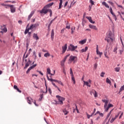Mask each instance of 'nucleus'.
I'll list each match as a JSON object with an SVG mask.
<instances>
[{
	"instance_id": "69168bd1",
	"label": "nucleus",
	"mask_w": 124,
	"mask_h": 124,
	"mask_svg": "<svg viewBox=\"0 0 124 124\" xmlns=\"http://www.w3.org/2000/svg\"><path fill=\"white\" fill-rule=\"evenodd\" d=\"M87 116L88 119H90V118H91V115L89 114H87Z\"/></svg>"
},
{
	"instance_id": "c9c22d12",
	"label": "nucleus",
	"mask_w": 124,
	"mask_h": 124,
	"mask_svg": "<svg viewBox=\"0 0 124 124\" xmlns=\"http://www.w3.org/2000/svg\"><path fill=\"white\" fill-rule=\"evenodd\" d=\"M95 92H96L95 90H92L90 92V94H91V95H93V94H94V93H95Z\"/></svg>"
},
{
	"instance_id": "e2e57ef3",
	"label": "nucleus",
	"mask_w": 124,
	"mask_h": 124,
	"mask_svg": "<svg viewBox=\"0 0 124 124\" xmlns=\"http://www.w3.org/2000/svg\"><path fill=\"white\" fill-rule=\"evenodd\" d=\"M117 47H115L113 49V52H116V54H117Z\"/></svg>"
},
{
	"instance_id": "f257e3e1",
	"label": "nucleus",
	"mask_w": 124,
	"mask_h": 124,
	"mask_svg": "<svg viewBox=\"0 0 124 124\" xmlns=\"http://www.w3.org/2000/svg\"><path fill=\"white\" fill-rule=\"evenodd\" d=\"M108 42V43H111L114 41V34L112 32L110 31L107 34V36L105 39Z\"/></svg>"
},
{
	"instance_id": "423d86ee",
	"label": "nucleus",
	"mask_w": 124,
	"mask_h": 124,
	"mask_svg": "<svg viewBox=\"0 0 124 124\" xmlns=\"http://www.w3.org/2000/svg\"><path fill=\"white\" fill-rule=\"evenodd\" d=\"M109 11L111 14L112 15L113 17H114L115 19V21H117V16H116V15L113 13V9H112V7H110L109 8Z\"/></svg>"
},
{
	"instance_id": "3c124183",
	"label": "nucleus",
	"mask_w": 124,
	"mask_h": 124,
	"mask_svg": "<svg viewBox=\"0 0 124 124\" xmlns=\"http://www.w3.org/2000/svg\"><path fill=\"white\" fill-rule=\"evenodd\" d=\"M116 120V118H112L111 120H110V123L112 124V123L114 122V121H115Z\"/></svg>"
},
{
	"instance_id": "774afa93",
	"label": "nucleus",
	"mask_w": 124,
	"mask_h": 124,
	"mask_svg": "<svg viewBox=\"0 0 124 124\" xmlns=\"http://www.w3.org/2000/svg\"><path fill=\"white\" fill-rule=\"evenodd\" d=\"M66 29H68V30H69L70 29V26H66Z\"/></svg>"
},
{
	"instance_id": "393cba45",
	"label": "nucleus",
	"mask_w": 124,
	"mask_h": 124,
	"mask_svg": "<svg viewBox=\"0 0 124 124\" xmlns=\"http://www.w3.org/2000/svg\"><path fill=\"white\" fill-rule=\"evenodd\" d=\"M53 4H54V2H51L49 4H48L47 5H46V6H45V7H46V8L51 7V6H52V5H53Z\"/></svg>"
},
{
	"instance_id": "c03bdc74",
	"label": "nucleus",
	"mask_w": 124,
	"mask_h": 124,
	"mask_svg": "<svg viewBox=\"0 0 124 124\" xmlns=\"http://www.w3.org/2000/svg\"><path fill=\"white\" fill-rule=\"evenodd\" d=\"M47 73L48 74H51V70L49 68L47 69Z\"/></svg>"
},
{
	"instance_id": "0e129e2a",
	"label": "nucleus",
	"mask_w": 124,
	"mask_h": 124,
	"mask_svg": "<svg viewBox=\"0 0 124 124\" xmlns=\"http://www.w3.org/2000/svg\"><path fill=\"white\" fill-rule=\"evenodd\" d=\"M64 30H65V29H63L61 30V33H63V32H64Z\"/></svg>"
},
{
	"instance_id": "8fccbe9b",
	"label": "nucleus",
	"mask_w": 124,
	"mask_h": 124,
	"mask_svg": "<svg viewBox=\"0 0 124 124\" xmlns=\"http://www.w3.org/2000/svg\"><path fill=\"white\" fill-rule=\"evenodd\" d=\"M93 94H94V97H97L98 94H97V92H96V91H95V93Z\"/></svg>"
},
{
	"instance_id": "0eeeda50",
	"label": "nucleus",
	"mask_w": 124,
	"mask_h": 124,
	"mask_svg": "<svg viewBox=\"0 0 124 124\" xmlns=\"http://www.w3.org/2000/svg\"><path fill=\"white\" fill-rule=\"evenodd\" d=\"M1 30L2 31H1V33L4 32H7V29H6V27H5V25H3L2 26H1Z\"/></svg>"
},
{
	"instance_id": "e433bc0d",
	"label": "nucleus",
	"mask_w": 124,
	"mask_h": 124,
	"mask_svg": "<svg viewBox=\"0 0 124 124\" xmlns=\"http://www.w3.org/2000/svg\"><path fill=\"white\" fill-rule=\"evenodd\" d=\"M106 82L107 83H108V84H109V85H111V81L110 80V79H109L108 78H107Z\"/></svg>"
},
{
	"instance_id": "a18cd8bd",
	"label": "nucleus",
	"mask_w": 124,
	"mask_h": 124,
	"mask_svg": "<svg viewBox=\"0 0 124 124\" xmlns=\"http://www.w3.org/2000/svg\"><path fill=\"white\" fill-rule=\"evenodd\" d=\"M58 84H60V85H61V86H63V83H62V81L58 80Z\"/></svg>"
},
{
	"instance_id": "39448f33",
	"label": "nucleus",
	"mask_w": 124,
	"mask_h": 124,
	"mask_svg": "<svg viewBox=\"0 0 124 124\" xmlns=\"http://www.w3.org/2000/svg\"><path fill=\"white\" fill-rule=\"evenodd\" d=\"M46 8V7H44V8L40 11V13H41V14H47L49 9H47Z\"/></svg>"
},
{
	"instance_id": "bb28decb",
	"label": "nucleus",
	"mask_w": 124,
	"mask_h": 124,
	"mask_svg": "<svg viewBox=\"0 0 124 124\" xmlns=\"http://www.w3.org/2000/svg\"><path fill=\"white\" fill-rule=\"evenodd\" d=\"M88 50V46H86L85 47V49L83 48L80 50L81 53H84V52H86V51Z\"/></svg>"
},
{
	"instance_id": "052dcab7",
	"label": "nucleus",
	"mask_w": 124,
	"mask_h": 124,
	"mask_svg": "<svg viewBox=\"0 0 124 124\" xmlns=\"http://www.w3.org/2000/svg\"><path fill=\"white\" fill-rule=\"evenodd\" d=\"M48 92L50 94H52V90L50 89V88L48 89Z\"/></svg>"
},
{
	"instance_id": "cd10ccee",
	"label": "nucleus",
	"mask_w": 124,
	"mask_h": 124,
	"mask_svg": "<svg viewBox=\"0 0 124 124\" xmlns=\"http://www.w3.org/2000/svg\"><path fill=\"white\" fill-rule=\"evenodd\" d=\"M27 99L28 103H29V104H31V98L30 97H28L27 98Z\"/></svg>"
},
{
	"instance_id": "f704fd0d",
	"label": "nucleus",
	"mask_w": 124,
	"mask_h": 124,
	"mask_svg": "<svg viewBox=\"0 0 124 124\" xmlns=\"http://www.w3.org/2000/svg\"><path fill=\"white\" fill-rule=\"evenodd\" d=\"M123 91H124V85H123V86H122L120 89V91H119V93H121V92H123Z\"/></svg>"
},
{
	"instance_id": "4468645a",
	"label": "nucleus",
	"mask_w": 124,
	"mask_h": 124,
	"mask_svg": "<svg viewBox=\"0 0 124 124\" xmlns=\"http://www.w3.org/2000/svg\"><path fill=\"white\" fill-rule=\"evenodd\" d=\"M33 38L35 39V40H39V37H38L37 34L35 33L33 34Z\"/></svg>"
},
{
	"instance_id": "a878e982",
	"label": "nucleus",
	"mask_w": 124,
	"mask_h": 124,
	"mask_svg": "<svg viewBox=\"0 0 124 124\" xmlns=\"http://www.w3.org/2000/svg\"><path fill=\"white\" fill-rule=\"evenodd\" d=\"M52 84L54 86V87H55V88H57V90H58V91L61 93V92H62L61 91V89H60V88L57 86L56 85V84H55V83L54 82H52Z\"/></svg>"
},
{
	"instance_id": "de8ad7c7",
	"label": "nucleus",
	"mask_w": 124,
	"mask_h": 124,
	"mask_svg": "<svg viewBox=\"0 0 124 124\" xmlns=\"http://www.w3.org/2000/svg\"><path fill=\"white\" fill-rule=\"evenodd\" d=\"M11 6V5L10 4H7L5 6V8H6L7 9L9 8V7L10 8V7Z\"/></svg>"
},
{
	"instance_id": "bf43d9fd",
	"label": "nucleus",
	"mask_w": 124,
	"mask_h": 124,
	"mask_svg": "<svg viewBox=\"0 0 124 124\" xmlns=\"http://www.w3.org/2000/svg\"><path fill=\"white\" fill-rule=\"evenodd\" d=\"M37 72H38L39 73V74H41V75H42V76H43V73L42 72H41V71H37Z\"/></svg>"
},
{
	"instance_id": "603ef678",
	"label": "nucleus",
	"mask_w": 124,
	"mask_h": 124,
	"mask_svg": "<svg viewBox=\"0 0 124 124\" xmlns=\"http://www.w3.org/2000/svg\"><path fill=\"white\" fill-rule=\"evenodd\" d=\"M51 82H57V83H58V82L59 81V80H56V79H54L52 78V79H51Z\"/></svg>"
},
{
	"instance_id": "7c9ffc66",
	"label": "nucleus",
	"mask_w": 124,
	"mask_h": 124,
	"mask_svg": "<svg viewBox=\"0 0 124 124\" xmlns=\"http://www.w3.org/2000/svg\"><path fill=\"white\" fill-rule=\"evenodd\" d=\"M97 114H99V116H100L101 117H103V116H104L103 113H101L100 112H99V111H97L95 113V115Z\"/></svg>"
},
{
	"instance_id": "473e14b6",
	"label": "nucleus",
	"mask_w": 124,
	"mask_h": 124,
	"mask_svg": "<svg viewBox=\"0 0 124 124\" xmlns=\"http://www.w3.org/2000/svg\"><path fill=\"white\" fill-rule=\"evenodd\" d=\"M108 102H109V101H107L105 103V105H104V109H106V108L107 107V105H108Z\"/></svg>"
},
{
	"instance_id": "b1692460",
	"label": "nucleus",
	"mask_w": 124,
	"mask_h": 124,
	"mask_svg": "<svg viewBox=\"0 0 124 124\" xmlns=\"http://www.w3.org/2000/svg\"><path fill=\"white\" fill-rule=\"evenodd\" d=\"M102 5L105 6V7H107V8H109L108 4H107V3H106V2H105V1H104L102 2Z\"/></svg>"
},
{
	"instance_id": "a211bd4d",
	"label": "nucleus",
	"mask_w": 124,
	"mask_h": 124,
	"mask_svg": "<svg viewBox=\"0 0 124 124\" xmlns=\"http://www.w3.org/2000/svg\"><path fill=\"white\" fill-rule=\"evenodd\" d=\"M34 14V11H32L30 15L28 17V20H31V17H32V15H33Z\"/></svg>"
},
{
	"instance_id": "2eb2a0df",
	"label": "nucleus",
	"mask_w": 124,
	"mask_h": 124,
	"mask_svg": "<svg viewBox=\"0 0 124 124\" xmlns=\"http://www.w3.org/2000/svg\"><path fill=\"white\" fill-rule=\"evenodd\" d=\"M31 63V60H29V61L26 63L25 66L24 67V69H26V68H27L30 66V65Z\"/></svg>"
},
{
	"instance_id": "79ce46f5",
	"label": "nucleus",
	"mask_w": 124,
	"mask_h": 124,
	"mask_svg": "<svg viewBox=\"0 0 124 124\" xmlns=\"http://www.w3.org/2000/svg\"><path fill=\"white\" fill-rule=\"evenodd\" d=\"M48 12L50 13V17H51L52 16V15L53 14V13L52 12V10L48 9Z\"/></svg>"
},
{
	"instance_id": "ddd939ff",
	"label": "nucleus",
	"mask_w": 124,
	"mask_h": 124,
	"mask_svg": "<svg viewBox=\"0 0 124 124\" xmlns=\"http://www.w3.org/2000/svg\"><path fill=\"white\" fill-rule=\"evenodd\" d=\"M111 107H114V106L112 105V104H108V107H107L106 109H105V111L107 112L108 110H109V108H111Z\"/></svg>"
},
{
	"instance_id": "49530a36",
	"label": "nucleus",
	"mask_w": 124,
	"mask_h": 124,
	"mask_svg": "<svg viewBox=\"0 0 124 124\" xmlns=\"http://www.w3.org/2000/svg\"><path fill=\"white\" fill-rule=\"evenodd\" d=\"M65 63V62H64L63 61H61V64L62 66H64V63Z\"/></svg>"
},
{
	"instance_id": "864d4df0",
	"label": "nucleus",
	"mask_w": 124,
	"mask_h": 124,
	"mask_svg": "<svg viewBox=\"0 0 124 124\" xmlns=\"http://www.w3.org/2000/svg\"><path fill=\"white\" fill-rule=\"evenodd\" d=\"M46 77H47V80H48V81H51V82H52L51 79H52L53 78H49V76H48V75L46 76Z\"/></svg>"
},
{
	"instance_id": "1a4fd4ad",
	"label": "nucleus",
	"mask_w": 124,
	"mask_h": 124,
	"mask_svg": "<svg viewBox=\"0 0 124 124\" xmlns=\"http://www.w3.org/2000/svg\"><path fill=\"white\" fill-rule=\"evenodd\" d=\"M36 65H37V64H35L32 65L30 67H29L26 72L27 74H28V73H29V72H30V71H31V69L34 68V67H36Z\"/></svg>"
},
{
	"instance_id": "412c9836",
	"label": "nucleus",
	"mask_w": 124,
	"mask_h": 124,
	"mask_svg": "<svg viewBox=\"0 0 124 124\" xmlns=\"http://www.w3.org/2000/svg\"><path fill=\"white\" fill-rule=\"evenodd\" d=\"M14 89H15V90H16V91H17L18 92V93H22V91L20 90V89H19V88H18V86H17L16 85H14Z\"/></svg>"
},
{
	"instance_id": "37998d69",
	"label": "nucleus",
	"mask_w": 124,
	"mask_h": 124,
	"mask_svg": "<svg viewBox=\"0 0 124 124\" xmlns=\"http://www.w3.org/2000/svg\"><path fill=\"white\" fill-rule=\"evenodd\" d=\"M63 113H64V115H67V114H68V111H66L65 109H63Z\"/></svg>"
},
{
	"instance_id": "4c0bfd02",
	"label": "nucleus",
	"mask_w": 124,
	"mask_h": 124,
	"mask_svg": "<svg viewBox=\"0 0 124 124\" xmlns=\"http://www.w3.org/2000/svg\"><path fill=\"white\" fill-rule=\"evenodd\" d=\"M30 30L31 29H30V28H29L28 29H26L24 32L25 34H27V33H29Z\"/></svg>"
},
{
	"instance_id": "c756f323",
	"label": "nucleus",
	"mask_w": 124,
	"mask_h": 124,
	"mask_svg": "<svg viewBox=\"0 0 124 124\" xmlns=\"http://www.w3.org/2000/svg\"><path fill=\"white\" fill-rule=\"evenodd\" d=\"M69 56H70V54H68L63 59V60H62V62H65V61H66V59H67V58H68V57H69Z\"/></svg>"
},
{
	"instance_id": "aec40b11",
	"label": "nucleus",
	"mask_w": 124,
	"mask_h": 124,
	"mask_svg": "<svg viewBox=\"0 0 124 124\" xmlns=\"http://www.w3.org/2000/svg\"><path fill=\"white\" fill-rule=\"evenodd\" d=\"M84 83V86H87V87H91V84L89 83V82L86 81H83Z\"/></svg>"
},
{
	"instance_id": "4be33fe9",
	"label": "nucleus",
	"mask_w": 124,
	"mask_h": 124,
	"mask_svg": "<svg viewBox=\"0 0 124 124\" xmlns=\"http://www.w3.org/2000/svg\"><path fill=\"white\" fill-rule=\"evenodd\" d=\"M87 42V40L86 39H84L83 40H81L79 42V44H81V45H83V44H85V43Z\"/></svg>"
},
{
	"instance_id": "ea45409f",
	"label": "nucleus",
	"mask_w": 124,
	"mask_h": 124,
	"mask_svg": "<svg viewBox=\"0 0 124 124\" xmlns=\"http://www.w3.org/2000/svg\"><path fill=\"white\" fill-rule=\"evenodd\" d=\"M71 33L72 34H73V33H74V31H75V27H74V29H73V27L71 28Z\"/></svg>"
},
{
	"instance_id": "dca6fc26",
	"label": "nucleus",
	"mask_w": 124,
	"mask_h": 124,
	"mask_svg": "<svg viewBox=\"0 0 124 124\" xmlns=\"http://www.w3.org/2000/svg\"><path fill=\"white\" fill-rule=\"evenodd\" d=\"M89 28H90V29H92L93 30H95V31H97V28L96 26L89 25Z\"/></svg>"
},
{
	"instance_id": "58836bf2",
	"label": "nucleus",
	"mask_w": 124,
	"mask_h": 124,
	"mask_svg": "<svg viewBox=\"0 0 124 124\" xmlns=\"http://www.w3.org/2000/svg\"><path fill=\"white\" fill-rule=\"evenodd\" d=\"M70 74L71 76L74 75H73V71H72V68H71L70 69Z\"/></svg>"
},
{
	"instance_id": "338daca9",
	"label": "nucleus",
	"mask_w": 124,
	"mask_h": 124,
	"mask_svg": "<svg viewBox=\"0 0 124 124\" xmlns=\"http://www.w3.org/2000/svg\"><path fill=\"white\" fill-rule=\"evenodd\" d=\"M1 4V5H2V6H6V5H7V4H4V3H1L0 4Z\"/></svg>"
},
{
	"instance_id": "5fc2aeb1",
	"label": "nucleus",
	"mask_w": 124,
	"mask_h": 124,
	"mask_svg": "<svg viewBox=\"0 0 124 124\" xmlns=\"http://www.w3.org/2000/svg\"><path fill=\"white\" fill-rule=\"evenodd\" d=\"M108 3L111 4V5H112V6H113V5H114V3H113V2H112L111 1H108Z\"/></svg>"
},
{
	"instance_id": "72a5a7b5",
	"label": "nucleus",
	"mask_w": 124,
	"mask_h": 124,
	"mask_svg": "<svg viewBox=\"0 0 124 124\" xmlns=\"http://www.w3.org/2000/svg\"><path fill=\"white\" fill-rule=\"evenodd\" d=\"M115 71H116V72H119V71H120V70H121V68L120 67H116L114 68Z\"/></svg>"
},
{
	"instance_id": "09e8293b",
	"label": "nucleus",
	"mask_w": 124,
	"mask_h": 124,
	"mask_svg": "<svg viewBox=\"0 0 124 124\" xmlns=\"http://www.w3.org/2000/svg\"><path fill=\"white\" fill-rule=\"evenodd\" d=\"M105 75V73L102 72L100 75L101 77H104V75Z\"/></svg>"
},
{
	"instance_id": "6e6552de",
	"label": "nucleus",
	"mask_w": 124,
	"mask_h": 124,
	"mask_svg": "<svg viewBox=\"0 0 124 124\" xmlns=\"http://www.w3.org/2000/svg\"><path fill=\"white\" fill-rule=\"evenodd\" d=\"M39 24H38V23H35V24H31L30 26V30H32V29H34V28H37V27H39Z\"/></svg>"
},
{
	"instance_id": "680f3d73",
	"label": "nucleus",
	"mask_w": 124,
	"mask_h": 124,
	"mask_svg": "<svg viewBox=\"0 0 124 124\" xmlns=\"http://www.w3.org/2000/svg\"><path fill=\"white\" fill-rule=\"evenodd\" d=\"M42 52H43L44 53H46V52L47 53V52H48V51H47L46 50H45L44 49H43Z\"/></svg>"
},
{
	"instance_id": "f8f14e48",
	"label": "nucleus",
	"mask_w": 124,
	"mask_h": 124,
	"mask_svg": "<svg viewBox=\"0 0 124 124\" xmlns=\"http://www.w3.org/2000/svg\"><path fill=\"white\" fill-rule=\"evenodd\" d=\"M62 54H64L65 53V51H66L67 49V44L64 45L62 47Z\"/></svg>"
},
{
	"instance_id": "9d476101",
	"label": "nucleus",
	"mask_w": 124,
	"mask_h": 124,
	"mask_svg": "<svg viewBox=\"0 0 124 124\" xmlns=\"http://www.w3.org/2000/svg\"><path fill=\"white\" fill-rule=\"evenodd\" d=\"M10 8L11 9V12L12 13H15V12L16 11V8L14 7V5H11V7H10Z\"/></svg>"
},
{
	"instance_id": "2f4dec72",
	"label": "nucleus",
	"mask_w": 124,
	"mask_h": 124,
	"mask_svg": "<svg viewBox=\"0 0 124 124\" xmlns=\"http://www.w3.org/2000/svg\"><path fill=\"white\" fill-rule=\"evenodd\" d=\"M50 53H49V52H46V53H45L44 54V57H45V58L50 57Z\"/></svg>"
},
{
	"instance_id": "f3484780",
	"label": "nucleus",
	"mask_w": 124,
	"mask_h": 124,
	"mask_svg": "<svg viewBox=\"0 0 124 124\" xmlns=\"http://www.w3.org/2000/svg\"><path fill=\"white\" fill-rule=\"evenodd\" d=\"M86 19H88L89 22H90V23H92V24H94L95 23L94 21H93V20L92 19V17L91 16H86Z\"/></svg>"
},
{
	"instance_id": "c85d7f7f",
	"label": "nucleus",
	"mask_w": 124,
	"mask_h": 124,
	"mask_svg": "<svg viewBox=\"0 0 124 124\" xmlns=\"http://www.w3.org/2000/svg\"><path fill=\"white\" fill-rule=\"evenodd\" d=\"M60 1L59 9H61L62 6V0H60Z\"/></svg>"
},
{
	"instance_id": "13d9d810",
	"label": "nucleus",
	"mask_w": 124,
	"mask_h": 124,
	"mask_svg": "<svg viewBox=\"0 0 124 124\" xmlns=\"http://www.w3.org/2000/svg\"><path fill=\"white\" fill-rule=\"evenodd\" d=\"M104 55L105 56L106 58H107V59H109V57L108 56H107V52H106L104 53Z\"/></svg>"
},
{
	"instance_id": "a19ab883",
	"label": "nucleus",
	"mask_w": 124,
	"mask_h": 124,
	"mask_svg": "<svg viewBox=\"0 0 124 124\" xmlns=\"http://www.w3.org/2000/svg\"><path fill=\"white\" fill-rule=\"evenodd\" d=\"M71 76L72 80L74 82V84H75V78H74V75Z\"/></svg>"
},
{
	"instance_id": "6e6d98bb",
	"label": "nucleus",
	"mask_w": 124,
	"mask_h": 124,
	"mask_svg": "<svg viewBox=\"0 0 124 124\" xmlns=\"http://www.w3.org/2000/svg\"><path fill=\"white\" fill-rule=\"evenodd\" d=\"M90 2L91 3L92 5H93L94 4V3L93 2V0H90Z\"/></svg>"
},
{
	"instance_id": "9b49d317",
	"label": "nucleus",
	"mask_w": 124,
	"mask_h": 124,
	"mask_svg": "<svg viewBox=\"0 0 124 124\" xmlns=\"http://www.w3.org/2000/svg\"><path fill=\"white\" fill-rule=\"evenodd\" d=\"M96 54L99 56L100 58H101V55H102V52H100L99 50H98V45L96 46Z\"/></svg>"
},
{
	"instance_id": "f03ea898",
	"label": "nucleus",
	"mask_w": 124,
	"mask_h": 124,
	"mask_svg": "<svg viewBox=\"0 0 124 124\" xmlns=\"http://www.w3.org/2000/svg\"><path fill=\"white\" fill-rule=\"evenodd\" d=\"M78 60V58L76 56H73L71 55L70 56L69 59L68 60V63L70 64L73 62L74 63H75V62H77V61Z\"/></svg>"
},
{
	"instance_id": "20e7f679",
	"label": "nucleus",
	"mask_w": 124,
	"mask_h": 124,
	"mask_svg": "<svg viewBox=\"0 0 124 124\" xmlns=\"http://www.w3.org/2000/svg\"><path fill=\"white\" fill-rule=\"evenodd\" d=\"M78 47L77 46H74L73 45L70 44L68 47V50L72 51H75V49H77Z\"/></svg>"
},
{
	"instance_id": "6ab92c4d",
	"label": "nucleus",
	"mask_w": 124,
	"mask_h": 124,
	"mask_svg": "<svg viewBox=\"0 0 124 124\" xmlns=\"http://www.w3.org/2000/svg\"><path fill=\"white\" fill-rule=\"evenodd\" d=\"M54 35H55V32L54 31V29L51 30V38L52 40L54 39Z\"/></svg>"
},
{
	"instance_id": "4d7b16f0",
	"label": "nucleus",
	"mask_w": 124,
	"mask_h": 124,
	"mask_svg": "<svg viewBox=\"0 0 124 124\" xmlns=\"http://www.w3.org/2000/svg\"><path fill=\"white\" fill-rule=\"evenodd\" d=\"M94 69H96V68H97V63H95L94 64Z\"/></svg>"
},
{
	"instance_id": "7ed1b4c3",
	"label": "nucleus",
	"mask_w": 124,
	"mask_h": 124,
	"mask_svg": "<svg viewBox=\"0 0 124 124\" xmlns=\"http://www.w3.org/2000/svg\"><path fill=\"white\" fill-rule=\"evenodd\" d=\"M56 98H58L59 101V104H63V102L62 101H64V100H65V98L59 95H56Z\"/></svg>"
},
{
	"instance_id": "5701e85b",
	"label": "nucleus",
	"mask_w": 124,
	"mask_h": 124,
	"mask_svg": "<svg viewBox=\"0 0 124 124\" xmlns=\"http://www.w3.org/2000/svg\"><path fill=\"white\" fill-rule=\"evenodd\" d=\"M112 111H113V109H111L110 112H109L108 114L107 115L105 121H107V120H108V118H109V117H110V115H111V113H112Z\"/></svg>"
}]
</instances>
